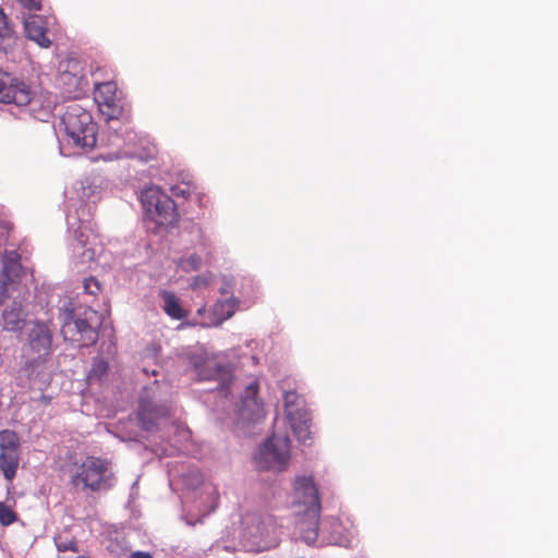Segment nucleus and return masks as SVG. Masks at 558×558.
<instances>
[{"mask_svg":"<svg viewBox=\"0 0 558 558\" xmlns=\"http://www.w3.org/2000/svg\"><path fill=\"white\" fill-rule=\"evenodd\" d=\"M171 190L175 196L187 197L191 194L192 187L189 184H185L183 186L175 185Z\"/></svg>","mask_w":558,"mask_h":558,"instance_id":"nucleus-31","label":"nucleus"},{"mask_svg":"<svg viewBox=\"0 0 558 558\" xmlns=\"http://www.w3.org/2000/svg\"><path fill=\"white\" fill-rule=\"evenodd\" d=\"M243 546L250 551H262L277 546L279 533L270 515L246 513L241 520Z\"/></svg>","mask_w":558,"mask_h":558,"instance_id":"nucleus-4","label":"nucleus"},{"mask_svg":"<svg viewBox=\"0 0 558 558\" xmlns=\"http://www.w3.org/2000/svg\"><path fill=\"white\" fill-rule=\"evenodd\" d=\"M198 376L202 380H217L221 387H225L232 378V369L230 365L211 359L198 368Z\"/></svg>","mask_w":558,"mask_h":558,"instance_id":"nucleus-17","label":"nucleus"},{"mask_svg":"<svg viewBox=\"0 0 558 558\" xmlns=\"http://www.w3.org/2000/svg\"><path fill=\"white\" fill-rule=\"evenodd\" d=\"M160 295L163 302L162 308L168 316L177 320L183 319L186 316V311L182 307L179 298L174 293L162 291Z\"/></svg>","mask_w":558,"mask_h":558,"instance_id":"nucleus-19","label":"nucleus"},{"mask_svg":"<svg viewBox=\"0 0 558 558\" xmlns=\"http://www.w3.org/2000/svg\"><path fill=\"white\" fill-rule=\"evenodd\" d=\"M113 472L109 461L88 457L72 476L73 485L85 489L100 490L112 486Z\"/></svg>","mask_w":558,"mask_h":558,"instance_id":"nucleus-7","label":"nucleus"},{"mask_svg":"<svg viewBox=\"0 0 558 558\" xmlns=\"http://www.w3.org/2000/svg\"><path fill=\"white\" fill-rule=\"evenodd\" d=\"M60 81L68 86L66 92L70 97L77 98L84 92L85 80L76 74L63 72Z\"/></svg>","mask_w":558,"mask_h":558,"instance_id":"nucleus-22","label":"nucleus"},{"mask_svg":"<svg viewBox=\"0 0 558 558\" xmlns=\"http://www.w3.org/2000/svg\"><path fill=\"white\" fill-rule=\"evenodd\" d=\"M293 536L307 545H322L319 539V515L312 511H295Z\"/></svg>","mask_w":558,"mask_h":558,"instance_id":"nucleus-13","label":"nucleus"},{"mask_svg":"<svg viewBox=\"0 0 558 558\" xmlns=\"http://www.w3.org/2000/svg\"><path fill=\"white\" fill-rule=\"evenodd\" d=\"M220 292H221L222 294H229V292H230V286H229V284H226L225 287H221V288H220Z\"/></svg>","mask_w":558,"mask_h":558,"instance_id":"nucleus-36","label":"nucleus"},{"mask_svg":"<svg viewBox=\"0 0 558 558\" xmlns=\"http://www.w3.org/2000/svg\"><path fill=\"white\" fill-rule=\"evenodd\" d=\"M12 35V29L8 24L7 16L0 10V39L10 38Z\"/></svg>","mask_w":558,"mask_h":558,"instance_id":"nucleus-29","label":"nucleus"},{"mask_svg":"<svg viewBox=\"0 0 558 558\" xmlns=\"http://www.w3.org/2000/svg\"><path fill=\"white\" fill-rule=\"evenodd\" d=\"M283 405L293 434L299 441L306 444L311 439V418L303 399L294 391H286Z\"/></svg>","mask_w":558,"mask_h":558,"instance_id":"nucleus-9","label":"nucleus"},{"mask_svg":"<svg viewBox=\"0 0 558 558\" xmlns=\"http://www.w3.org/2000/svg\"><path fill=\"white\" fill-rule=\"evenodd\" d=\"M333 542L340 546H350L351 541L348 538H333Z\"/></svg>","mask_w":558,"mask_h":558,"instance_id":"nucleus-34","label":"nucleus"},{"mask_svg":"<svg viewBox=\"0 0 558 558\" xmlns=\"http://www.w3.org/2000/svg\"><path fill=\"white\" fill-rule=\"evenodd\" d=\"M64 131V145L77 150H89L97 142V126L92 114L77 104L66 107L60 123V130Z\"/></svg>","mask_w":558,"mask_h":558,"instance_id":"nucleus-2","label":"nucleus"},{"mask_svg":"<svg viewBox=\"0 0 558 558\" xmlns=\"http://www.w3.org/2000/svg\"><path fill=\"white\" fill-rule=\"evenodd\" d=\"M293 507L295 511L320 513L318 488L311 475H299L293 485Z\"/></svg>","mask_w":558,"mask_h":558,"instance_id":"nucleus-10","label":"nucleus"},{"mask_svg":"<svg viewBox=\"0 0 558 558\" xmlns=\"http://www.w3.org/2000/svg\"><path fill=\"white\" fill-rule=\"evenodd\" d=\"M97 314L88 308L84 312V318L74 316L73 308L64 307L62 312L63 325L61 332L63 338L72 342H82L83 345L95 343L97 339Z\"/></svg>","mask_w":558,"mask_h":558,"instance_id":"nucleus-8","label":"nucleus"},{"mask_svg":"<svg viewBox=\"0 0 558 558\" xmlns=\"http://www.w3.org/2000/svg\"><path fill=\"white\" fill-rule=\"evenodd\" d=\"M130 558H153L148 553L135 551L131 554Z\"/></svg>","mask_w":558,"mask_h":558,"instance_id":"nucleus-33","label":"nucleus"},{"mask_svg":"<svg viewBox=\"0 0 558 558\" xmlns=\"http://www.w3.org/2000/svg\"><path fill=\"white\" fill-rule=\"evenodd\" d=\"M84 290L86 293L95 295L100 291V284L95 278H88L84 281Z\"/></svg>","mask_w":558,"mask_h":558,"instance_id":"nucleus-30","label":"nucleus"},{"mask_svg":"<svg viewBox=\"0 0 558 558\" xmlns=\"http://www.w3.org/2000/svg\"><path fill=\"white\" fill-rule=\"evenodd\" d=\"M211 278L213 277L209 274L196 276V277H194L192 279L191 288L196 290V289H199L202 287H207L210 283Z\"/></svg>","mask_w":558,"mask_h":558,"instance_id":"nucleus-28","label":"nucleus"},{"mask_svg":"<svg viewBox=\"0 0 558 558\" xmlns=\"http://www.w3.org/2000/svg\"><path fill=\"white\" fill-rule=\"evenodd\" d=\"M169 409L156 403V393L154 387H146L140 397L138 418L145 429H150L156 420L167 415Z\"/></svg>","mask_w":558,"mask_h":558,"instance_id":"nucleus-14","label":"nucleus"},{"mask_svg":"<svg viewBox=\"0 0 558 558\" xmlns=\"http://www.w3.org/2000/svg\"><path fill=\"white\" fill-rule=\"evenodd\" d=\"M257 389V384L252 383L244 391L239 410V418L243 423H256L264 418L263 404L256 397Z\"/></svg>","mask_w":558,"mask_h":558,"instance_id":"nucleus-15","label":"nucleus"},{"mask_svg":"<svg viewBox=\"0 0 558 558\" xmlns=\"http://www.w3.org/2000/svg\"><path fill=\"white\" fill-rule=\"evenodd\" d=\"M94 99L99 107H107L114 114L121 108V96L116 83L106 82L97 84L94 92Z\"/></svg>","mask_w":558,"mask_h":558,"instance_id":"nucleus-18","label":"nucleus"},{"mask_svg":"<svg viewBox=\"0 0 558 558\" xmlns=\"http://www.w3.org/2000/svg\"><path fill=\"white\" fill-rule=\"evenodd\" d=\"M185 519H186V523L189 525H194L196 522V520L193 519V515H190V514ZM197 521H201V519H197Z\"/></svg>","mask_w":558,"mask_h":558,"instance_id":"nucleus-35","label":"nucleus"},{"mask_svg":"<svg viewBox=\"0 0 558 558\" xmlns=\"http://www.w3.org/2000/svg\"><path fill=\"white\" fill-rule=\"evenodd\" d=\"M33 98V90L23 81L0 70V102L26 106Z\"/></svg>","mask_w":558,"mask_h":558,"instance_id":"nucleus-12","label":"nucleus"},{"mask_svg":"<svg viewBox=\"0 0 558 558\" xmlns=\"http://www.w3.org/2000/svg\"><path fill=\"white\" fill-rule=\"evenodd\" d=\"M126 156H130V157H134L135 154L134 153H125Z\"/></svg>","mask_w":558,"mask_h":558,"instance_id":"nucleus-38","label":"nucleus"},{"mask_svg":"<svg viewBox=\"0 0 558 558\" xmlns=\"http://www.w3.org/2000/svg\"><path fill=\"white\" fill-rule=\"evenodd\" d=\"M202 259L197 254H190L187 257H183L179 262V266L184 271H193L201 267Z\"/></svg>","mask_w":558,"mask_h":558,"instance_id":"nucleus-25","label":"nucleus"},{"mask_svg":"<svg viewBox=\"0 0 558 558\" xmlns=\"http://www.w3.org/2000/svg\"><path fill=\"white\" fill-rule=\"evenodd\" d=\"M24 269L20 263V255L15 251H5L0 270V304L5 298L13 296V301L2 313V323L5 330H17L24 322V312L21 300L25 286L22 282Z\"/></svg>","mask_w":558,"mask_h":558,"instance_id":"nucleus-1","label":"nucleus"},{"mask_svg":"<svg viewBox=\"0 0 558 558\" xmlns=\"http://www.w3.org/2000/svg\"><path fill=\"white\" fill-rule=\"evenodd\" d=\"M24 8L28 10H40L41 0H17Z\"/></svg>","mask_w":558,"mask_h":558,"instance_id":"nucleus-32","label":"nucleus"},{"mask_svg":"<svg viewBox=\"0 0 558 558\" xmlns=\"http://www.w3.org/2000/svg\"><path fill=\"white\" fill-rule=\"evenodd\" d=\"M100 194V184L96 178H86L81 182L78 197L84 201L96 202Z\"/></svg>","mask_w":558,"mask_h":558,"instance_id":"nucleus-23","label":"nucleus"},{"mask_svg":"<svg viewBox=\"0 0 558 558\" xmlns=\"http://www.w3.org/2000/svg\"><path fill=\"white\" fill-rule=\"evenodd\" d=\"M107 369H108V365L104 360H101V359L95 360L94 364L89 371L88 379L94 380L96 378L97 379L101 378L107 373Z\"/></svg>","mask_w":558,"mask_h":558,"instance_id":"nucleus-26","label":"nucleus"},{"mask_svg":"<svg viewBox=\"0 0 558 558\" xmlns=\"http://www.w3.org/2000/svg\"><path fill=\"white\" fill-rule=\"evenodd\" d=\"M14 521L15 514L13 510L9 506L0 502V523H2L3 525H9Z\"/></svg>","mask_w":558,"mask_h":558,"instance_id":"nucleus-27","label":"nucleus"},{"mask_svg":"<svg viewBox=\"0 0 558 558\" xmlns=\"http://www.w3.org/2000/svg\"><path fill=\"white\" fill-rule=\"evenodd\" d=\"M70 233L73 234L72 260L78 271L94 269L101 257V247L94 243L95 236L90 221L81 219L77 215L68 216Z\"/></svg>","mask_w":558,"mask_h":558,"instance_id":"nucleus-3","label":"nucleus"},{"mask_svg":"<svg viewBox=\"0 0 558 558\" xmlns=\"http://www.w3.org/2000/svg\"><path fill=\"white\" fill-rule=\"evenodd\" d=\"M290 440L286 435L272 434L255 451L254 460L262 470L284 471L290 462Z\"/></svg>","mask_w":558,"mask_h":558,"instance_id":"nucleus-6","label":"nucleus"},{"mask_svg":"<svg viewBox=\"0 0 558 558\" xmlns=\"http://www.w3.org/2000/svg\"><path fill=\"white\" fill-rule=\"evenodd\" d=\"M235 308L236 301L232 296L217 301L213 308V325L219 326L222 322L229 319L234 314Z\"/></svg>","mask_w":558,"mask_h":558,"instance_id":"nucleus-20","label":"nucleus"},{"mask_svg":"<svg viewBox=\"0 0 558 558\" xmlns=\"http://www.w3.org/2000/svg\"><path fill=\"white\" fill-rule=\"evenodd\" d=\"M214 508H215V507H214V506H211L209 510H207L206 512H204V513H203V517H204V515H206V514H208L210 511H213V510H214Z\"/></svg>","mask_w":558,"mask_h":558,"instance_id":"nucleus-37","label":"nucleus"},{"mask_svg":"<svg viewBox=\"0 0 558 558\" xmlns=\"http://www.w3.org/2000/svg\"><path fill=\"white\" fill-rule=\"evenodd\" d=\"M20 439L16 433L12 430L0 432L1 452H19Z\"/></svg>","mask_w":558,"mask_h":558,"instance_id":"nucleus-24","label":"nucleus"},{"mask_svg":"<svg viewBox=\"0 0 558 558\" xmlns=\"http://www.w3.org/2000/svg\"><path fill=\"white\" fill-rule=\"evenodd\" d=\"M49 25L50 20L41 15L34 14L24 17L26 36L43 48H48L51 45V40L46 35Z\"/></svg>","mask_w":558,"mask_h":558,"instance_id":"nucleus-16","label":"nucleus"},{"mask_svg":"<svg viewBox=\"0 0 558 558\" xmlns=\"http://www.w3.org/2000/svg\"><path fill=\"white\" fill-rule=\"evenodd\" d=\"M19 462V452H0V470L5 480L11 482L15 477Z\"/></svg>","mask_w":558,"mask_h":558,"instance_id":"nucleus-21","label":"nucleus"},{"mask_svg":"<svg viewBox=\"0 0 558 558\" xmlns=\"http://www.w3.org/2000/svg\"><path fill=\"white\" fill-rule=\"evenodd\" d=\"M140 202L147 222L157 227L172 226L177 218L173 201L158 186L150 185L141 191Z\"/></svg>","mask_w":558,"mask_h":558,"instance_id":"nucleus-5","label":"nucleus"},{"mask_svg":"<svg viewBox=\"0 0 558 558\" xmlns=\"http://www.w3.org/2000/svg\"><path fill=\"white\" fill-rule=\"evenodd\" d=\"M27 343L24 352L28 359L36 361L46 357L51 351V332L45 324L34 322L26 328Z\"/></svg>","mask_w":558,"mask_h":558,"instance_id":"nucleus-11","label":"nucleus"}]
</instances>
